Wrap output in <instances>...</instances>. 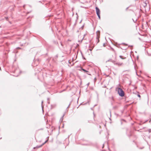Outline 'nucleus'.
<instances>
[{
	"label": "nucleus",
	"instance_id": "nucleus-1",
	"mask_svg": "<svg viewBox=\"0 0 151 151\" xmlns=\"http://www.w3.org/2000/svg\"><path fill=\"white\" fill-rule=\"evenodd\" d=\"M120 86V85H119L118 87L116 88V90L117 91L119 95L122 97H123L124 96V92L123 90L119 87Z\"/></svg>",
	"mask_w": 151,
	"mask_h": 151
},
{
	"label": "nucleus",
	"instance_id": "nucleus-2",
	"mask_svg": "<svg viewBox=\"0 0 151 151\" xmlns=\"http://www.w3.org/2000/svg\"><path fill=\"white\" fill-rule=\"evenodd\" d=\"M96 9L97 14L98 15L99 19H100V10L99 9V8L97 7H96Z\"/></svg>",
	"mask_w": 151,
	"mask_h": 151
},
{
	"label": "nucleus",
	"instance_id": "nucleus-3",
	"mask_svg": "<svg viewBox=\"0 0 151 151\" xmlns=\"http://www.w3.org/2000/svg\"><path fill=\"white\" fill-rule=\"evenodd\" d=\"M96 34H97V38L98 39L100 37V32L99 31H97L96 32Z\"/></svg>",
	"mask_w": 151,
	"mask_h": 151
},
{
	"label": "nucleus",
	"instance_id": "nucleus-4",
	"mask_svg": "<svg viewBox=\"0 0 151 151\" xmlns=\"http://www.w3.org/2000/svg\"><path fill=\"white\" fill-rule=\"evenodd\" d=\"M48 141V140H47L44 143H43L41 145L39 146H38L37 148H39L41 147H42V145H43L44 144H45V143H46L47 142V141Z\"/></svg>",
	"mask_w": 151,
	"mask_h": 151
},
{
	"label": "nucleus",
	"instance_id": "nucleus-5",
	"mask_svg": "<svg viewBox=\"0 0 151 151\" xmlns=\"http://www.w3.org/2000/svg\"><path fill=\"white\" fill-rule=\"evenodd\" d=\"M81 69L83 70L84 72H88V71H86V70H85L82 68Z\"/></svg>",
	"mask_w": 151,
	"mask_h": 151
},
{
	"label": "nucleus",
	"instance_id": "nucleus-6",
	"mask_svg": "<svg viewBox=\"0 0 151 151\" xmlns=\"http://www.w3.org/2000/svg\"><path fill=\"white\" fill-rule=\"evenodd\" d=\"M120 57L122 58V59H125L126 58H123V56H120Z\"/></svg>",
	"mask_w": 151,
	"mask_h": 151
},
{
	"label": "nucleus",
	"instance_id": "nucleus-7",
	"mask_svg": "<svg viewBox=\"0 0 151 151\" xmlns=\"http://www.w3.org/2000/svg\"><path fill=\"white\" fill-rule=\"evenodd\" d=\"M138 96H139V97H140V96L139 95H138Z\"/></svg>",
	"mask_w": 151,
	"mask_h": 151
}]
</instances>
